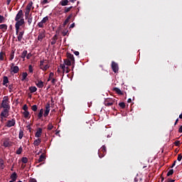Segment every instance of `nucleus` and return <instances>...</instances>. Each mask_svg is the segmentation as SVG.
I'll use <instances>...</instances> for the list:
<instances>
[{
  "mask_svg": "<svg viewBox=\"0 0 182 182\" xmlns=\"http://www.w3.org/2000/svg\"><path fill=\"white\" fill-rule=\"evenodd\" d=\"M23 25H25V19L21 18L18 21H16V24H15L16 35H18L19 33L21 26H23Z\"/></svg>",
  "mask_w": 182,
  "mask_h": 182,
  "instance_id": "1",
  "label": "nucleus"
},
{
  "mask_svg": "<svg viewBox=\"0 0 182 182\" xmlns=\"http://www.w3.org/2000/svg\"><path fill=\"white\" fill-rule=\"evenodd\" d=\"M1 107L3 109H10L11 105H9V97L8 96H4L1 101Z\"/></svg>",
  "mask_w": 182,
  "mask_h": 182,
  "instance_id": "2",
  "label": "nucleus"
},
{
  "mask_svg": "<svg viewBox=\"0 0 182 182\" xmlns=\"http://www.w3.org/2000/svg\"><path fill=\"white\" fill-rule=\"evenodd\" d=\"M106 151V146L103 145L98 151V155L100 159H102V157H105Z\"/></svg>",
  "mask_w": 182,
  "mask_h": 182,
  "instance_id": "3",
  "label": "nucleus"
},
{
  "mask_svg": "<svg viewBox=\"0 0 182 182\" xmlns=\"http://www.w3.org/2000/svg\"><path fill=\"white\" fill-rule=\"evenodd\" d=\"M114 103H116V100L113 98H108L105 101V106H112Z\"/></svg>",
  "mask_w": 182,
  "mask_h": 182,
  "instance_id": "4",
  "label": "nucleus"
},
{
  "mask_svg": "<svg viewBox=\"0 0 182 182\" xmlns=\"http://www.w3.org/2000/svg\"><path fill=\"white\" fill-rule=\"evenodd\" d=\"M111 66L114 73H117V72H119V64L116 62L112 61Z\"/></svg>",
  "mask_w": 182,
  "mask_h": 182,
  "instance_id": "5",
  "label": "nucleus"
},
{
  "mask_svg": "<svg viewBox=\"0 0 182 182\" xmlns=\"http://www.w3.org/2000/svg\"><path fill=\"white\" fill-rule=\"evenodd\" d=\"M9 110H11L10 109H4L1 114L0 116H1V117H4V119H6L8 117V116H9Z\"/></svg>",
  "mask_w": 182,
  "mask_h": 182,
  "instance_id": "6",
  "label": "nucleus"
},
{
  "mask_svg": "<svg viewBox=\"0 0 182 182\" xmlns=\"http://www.w3.org/2000/svg\"><path fill=\"white\" fill-rule=\"evenodd\" d=\"M67 59H68V60H70V62H72L73 69L75 68V57L73 56V54L70 53H67Z\"/></svg>",
  "mask_w": 182,
  "mask_h": 182,
  "instance_id": "7",
  "label": "nucleus"
},
{
  "mask_svg": "<svg viewBox=\"0 0 182 182\" xmlns=\"http://www.w3.org/2000/svg\"><path fill=\"white\" fill-rule=\"evenodd\" d=\"M21 19H23V11L22 10H19L15 17V21H21Z\"/></svg>",
  "mask_w": 182,
  "mask_h": 182,
  "instance_id": "8",
  "label": "nucleus"
},
{
  "mask_svg": "<svg viewBox=\"0 0 182 182\" xmlns=\"http://www.w3.org/2000/svg\"><path fill=\"white\" fill-rule=\"evenodd\" d=\"M16 124V121L15 119H12L11 120H8L6 122V127H13V126H15Z\"/></svg>",
  "mask_w": 182,
  "mask_h": 182,
  "instance_id": "9",
  "label": "nucleus"
},
{
  "mask_svg": "<svg viewBox=\"0 0 182 182\" xmlns=\"http://www.w3.org/2000/svg\"><path fill=\"white\" fill-rule=\"evenodd\" d=\"M45 160H46V155L45 153H43L37 160L36 163H42V161H45Z\"/></svg>",
  "mask_w": 182,
  "mask_h": 182,
  "instance_id": "10",
  "label": "nucleus"
},
{
  "mask_svg": "<svg viewBox=\"0 0 182 182\" xmlns=\"http://www.w3.org/2000/svg\"><path fill=\"white\" fill-rule=\"evenodd\" d=\"M9 83V79L6 77V76H4L3 77V86H6V87H8V84Z\"/></svg>",
  "mask_w": 182,
  "mask_h": 182,
  "instance_id": "11",
  "label": "nucleus"
},
{
  "mask_svg": "<svg viewBox=\"0 0 182 182\" xmlns=\"http://www.w3.org/2000/svg\"><path fill=\"white\" fill-rule=\"evenodd\" d=\"M41 143H42V139L41 138H38L33 141V144L34 147H38V146H39Z\"/></svg>",
  "mask_w": 182,
  "mask_h": 182,
  "instance_id": "12",
  "label": "nucleus"
},
{
  "mask_svg": "<svg viewBox=\"0 0 182 182\" xmlns=\"http://www.w3.org/2000/svg\"><path fill=\"white\" fill-rule=\"evenodd\" d=\"M64 64L66 66H72V69H73V63H72L69 59H64Z\"/></svg>",
  "mask_w": 182,
  "mask_h": 182,
  "instance_id": "13",
  "label": "nucleus"
},
{
  "mask_svg": "<svg viewBox=\"0 0 182 182\" xmlns=\"http://www.w3.org/2000/svg\"><path fill=\"white\" fill-rule=\"evenodd\" d=\"M73 16V14H70L67 18L65 20V21L63 22V26H66V25H68V23H69V21L70 19Z\"/></svg>",
  "mask_w": 182,
  "mask_h": 182,
  "instance_id": "14",
  "label": "nucleus"
},
{
  "mask_svg": "<svg viewBox=\"0 0 182 182\" xmlns=\"http://www.w3.org/2000/svg\"><path fill=\"white\" fill-rule=\"evenodd\" d=\"M24 33H25V31L19 32V31H18V33L17 34V35H18V37H17V39H18V42H21L22 41V38H23V34Z\"/></svg>",
  "mask_w": 182,
  "mask_h": 182,
  "instance_id": "15",
  "label": "nucleus"
},
{
  "mask_svg": "<svg viewBox=\"0 0 182 182\" xmlns=\"http://www.w3.org/2000/svg\"><path fill=\"white\" fill-rule=\"evenodd\" d=\"M11 73L16 74L18 72H19V67L15 65L14 67L11 68Z\"/></svg>",
  "mask_w": 182,
  "mask_h": 182,
  "instance_id": "16",
  "label": "nucleus"
},
{
  "mask_svg": "<svg viewBox=\"0 0 182 182\" xmlns=\"http://www.w3.org/2000/svg\"><path fill=\"white\" fill-rule=\"evenodd\" d=\"M10 178L11 179V181H16V178H18V174H16V172H14L11 176Z\"/></svg>",
  "mask_w": 182,
  "mask_h": 182,
  "instance_id": "17",
  "label": "nucleus"
},
{
  "mask_svg": "<svg viewBox=\"0 0 182 182\" xmlns=\"http://www.w3.org/2000/svg\"><path fill=\"white\" fill-rule=\"evenodd\" d=\"M42 136V128H38L37 132H36L35 137H41Z\"/></svg>",
  "mask_w": 182,
  "mask_h": 182,
  "instance_id": "18",
  "label": "nucleus"
},
{
  "mask_svg": "<svg viewBox=\"0 0 182 182\" xmlns=\"http://www.w3.org/2000/svg\"><path fill=\"white\" fill-rule=\"evenodd\" d=\"M26 19L27 20V23L28 26H31V24L32 23V21L33 19V17H32V14H30L29 17Z\"/></svg>",
  "mask_w": 182,
  "mask_h": 182,
  "instance_id": "19",
  "label": "nucleus"
},
{
  "mask_svg": "<svg viewBox=\"0 0 182 182\" xmlns=\"http://www.w3.org/2000/svg\"><path fill=\"white\" fill-rule=\"evenodd\" d=\"M44 38H45V33H40L38 36V41H40V42H42Z\"/></svg>",
  "mask_w": 182,
  "mask_h": 182,
  "instance_id": "20",
  "label": "nucleus"
},
{
  "mask_svg": "<svg viewBox=\"0 0 182 182\" xmlns=\"http://www.w3.org/2000/svg\"><path fill=\"white\" fill-rule=\"evenodd\" d=\"M60 5L62 6H66V5H69V0H62L60 2Z\"/></svg>",
  "mask_w": 182,
  "mask_h": 182,
  "instance_id": "21",
  "label": "nucleus"
},
{
  "mask_svg": "<svg viewBox=\"0 0 182 182\" xmlns=\"http://www.w3.org/2000/svg\"><path fill=\"white\" fill-rule=\"evenodd\" d=\"M33 5V2L32 1H30L27 6H26V11H31V9H32V6Z\"/></svg>",
  "mask_w": 182,
  "mask_h": 182,
  "instance_id": "22",
  "label": "nucleus"
},
{
  "mask_svg": "<svg viewBox=\"0 0 182 182\" xmlns=\"http://www.w3.org/2000/svg\"><path fill=\"white\" fill-rule=\"evenodd\" d=\"M36 85L40 89H42V87H43V82L42 80H38V82L36 83Z\"/></svg>",
  "mask_w": 182,
  "mask_h": 182,
  "instance_id": "23",
  "label": "nucleus"
},
{
  "mask_svg": "<svg viewBox=\"0 0 182 182\" xmlns=\"http://www.w3.org/2000/svg\"><path fill=\"white\" fill-rule=\"evenodd\" d=\"M113 90H114V92H116V93H117V95H123V92H122V90L117 87H114Z\"/></svg>",
  "mask_w": 182,
  "mask_h": 182,
  "instance_id": "24",
  "label": "nucleus"
},
{
  "mask_svg": "<svg viewBox=\"0 0 182 182\" xmlns=\"http://www.w3.org/2000/svg\"><path fill=\"white\" fill-rule=\"evenodd\" d=\"M0 29L2 30V32H5V31H6V29H8V26H6V24H1Z\"/></svg>",
  "mask_w": 182,
  "mask_h": 182,
  "instance_id": "25",
  "label": "nucleus"
},
{
  "mask_svg": "<svg viewBox=\"0 0 182 182\" xmlns=\"http://www.w3.org/2000/svg\"><path fill=\"white\" fill-rule=\"evenodd\" d=\"M28 90H30L31 93H35V92L38 90V88H36V87L35 86H31V87H29Z\"/></svg>",
  "mask_w": 182,
  "mask_h": 182,
  "instance_id": "26",
  "label": "nucleus"
},
{
  "mask_svg": "<svg viewBox=\"0 0 182 182\" xmlns=\"http://www.w3.org/2000/svg\"><path fill=\"white\" fill-rule=\"evenodd\" d=\"M28 55V50H24L22 53H21V58L22 59H25L26 58V55Z\"/></svg>",
  "mask_w": 182,
  "mask_h": 182,
  "instance_id": "27",
  "label": "nucleus"
},
{
  "mask_svg": "<svg viewBox=\"0 0 182 182\" xmlns=\"http://www.w3.org/2000/svg\"><path fill=\"white\" fill-rule=\"evenodd\" d=\"M73 9V6H70V7H65L64 8V14H68V12H70L71 9Z\"/></svg>",
  "mask_w": 182,
  "mask_h": 182,
  "instance_id": "28",
  "label": "nucleus"
},
{
  "mask_svg": "<svg viewBox=\"0 0 182 182\" xmlns=\"http://www.w3.org/2000/svg\"><path fill=\"white\" fill-rule=\"evenodd\" d=\"M5 168V164H4V159H0V170Z\"/></svg>",
  "mask_w": 182,
  "mask_h": 182,
  "instance_id": "29",
  "label": "nucleus"
},
{
  "mask_svg": "<svg viewBox=\"0 0 182 182\" xmlns=\"http://www.w3.org/2000/svg\"><path fill=\"white\" fill-rule=\"evenodd\" d=\"M43 117V109H40L39 113L38 114V119H42Z\"/></svg>",
  "mask_w": 182,
  "mask_h": 182,
  "instance_id": "30",
  "label": "nucleus"
},
{
  "mask_svg": "<svg viewBox=\"0 0 182 182\" xmlns=\"http://www.w3.org/2000/svg\"><path fill=\"white\" fill-rule=\"evenodd\" d=\"M5 56H6V55L5 54V53H4L3 51L0 52V60H4Z\"/></svg>",
  "mask_w": 182,
  "mask_h": 182,
  "instance_id": "31",
  "label": "nucleus"
},
{
  "mask_svg": "<svg viewBox=\"0 0 182 182\" xmlns=\"http://www.w3.org/2000/svg\"><path fill=\"white\" fill-rule=\"evenodd\" d=\"M15 58V50H12L10 53L9 60H12Z\"/></svg>",
  "mask_w": 182,
  "mask_h": 182,
  "instance_id": "32",
  "label": "nucleus"
},
{
  "mask_svg": "<svg viewBox=\"0 0 182 182\" xmlns=\"http://www.w3.org/2000/svg\"><path fill=\"white\" fill-rule=\"evenodd\" d=\"M26 77H28V73H22V82H23V80H26Z\"/></svg>",
  "mask_w": 182,
  "mask_h": 182,
  "instance_id": "33",
  "label": "nucleus"
},
{
  "mask_svg": "<svg viewBox=\"0 0 182 182\" xmlns=\"http://www.w3.org/2000/svg\"><path fill=\"white\" fill-rule=\"evenodd\" d=\"M49 68H50L49 65L47 64L44 67H41L40 69H41V70H43V72H46V70H48Z\"/></svg>",
  "mask_w": 182,
  "mask_h": 182,
  "instance_id": "34",
  "label": "nucleus"
},
{
  "mask_svg": "<svg viewBox=\"0 0 182 182\" xmlns=\"http://www.w3.org/2000/svg\"><path fill=\"white\" fill-rule=\"evenodd\" d=\"M46 112H50V103L49 102L46 105Z\"/></svg>",
  "mask_w": 182,
  "mask_h": 182,
  "instance_id": "35",
  "label": "nucleus"
},
{
  "mask_svg": "<svg viewBox=\"0 0 182 182\" xmlns=\"http://www.w3.org/2000/svg\"><path fill=\"white\" fill-rule=\"evenodd\" d=\"M23 137V130L20 129L19 134H18V139H20V140H22Z\"/></svg>",
  "mask_w": 182,
  "mask_h": 182,
  "instance_id": "36",
  "label": "nucleus"
},
{
  "mask_svg": "<svg viewBox=\"0 0 182 182\" xmlns=\"http://www.w3.org/2000/svg\"><path fill=\"white\" fill-rule=\"evenodd\" d=\"M22 151H23V149L22 148V146H20L18 148V149L16 150V154H21Z\"/></svg>",
  "mask_w": 182,
  "mask_h": 182,
  "instance_id": "37",
  "label": "nucleus"
},
{
  "mask_svg": "<svg viewBox=\"0 0 182 182\" xmlns=\"http://www.w3.org/2000/svg\"><path fill=\"white\" fill-rule=\"evenodd\" d=\"M173 174H174V170L171 169L168 171L166 176H167V177H170V176H173Z\"/></svg>",
  "mask_w": 182,
  "mask_h": 182,
  "instance_id": "38",
  "label": "nucleus"
},
{
  "mask_svg": "<svg viewBox=\"0 0 182 182\" xmlns=\"http://www.w3.org/2000/svg\"><path fill=\"white\" fill-rule=\"evenodd\" d=\"M23 117H25V119H28L29 117V112L28 111H24L23 112Z\"/></svg>",
  "mask_w": 182,
  "mask_h": 182,
  "instance_id": "39",
  "label": "nucleus"
},
{
  "mask_svg": "<svg viewBox=\"0 0 182 182\" xmlns=\"http://www.w3.org/2000/svg\"><path fill=\"white\" fill-rule=\"evenodd\" d=\"M29 14H31V11L28 10H26L25 11V18H29V16H31V15H29Z\"/></svg>",
  "mask_w": 182,
  "mask_h": 182,
  "instance_id": "40",
  "label": "nucleus"
},
{
  "mask_svg": "<svg viewBox=\"0 0 182 182\" xmlns=\"http://www.w3.org/2000/svg\"><path fill=\"white\" fill-rule=\"evenodd\" d=\"M31 110H33V112H37L38 111V105H34L31 107Z\"/></svg>",
  "mask_w": 182,
  "mask_h": 182,
  "instance_id": "41",
  "label": "nucleus"
},
{
  "mask_svg": "<svg viewBox=\"0 0 182 182\" xmlns=\"http://www.w3.org/2000/svg\"><path fill=\"white\" fill-rule=\"evenodd\" d=\"M119 107H121V109H125L126 104H124V102H119Z\"/></svg>",
  "mask_w": 182,
  "mask_h": 182,
  "instance_id": "42",
  "label": "nucleus"
},
{
  "mask_svg": "<svg viewBox=\"0 0 182 182\" xmlns=\"http://www.w3.org/2000/svg\"><path fill=\"white\" fill-rule=\"evenodd\" d=\"M49 21V18L48 16L44 17L42 20L41 22L46 23Z\"/></svg>",
  "mask_w": 182,
  "mask_h": 182,
  "instance_id": "43",
  "label": "nucleus"
},
{
  "mask_svg": "<svg viewBox=\"0 0 182 182\" xmlns=\"http://www.w3.org/2000/svg\"><path fill=\"white\" fill-rule=\"evenodd\" d=\"M28 72L30 73H33V67L32 66V65H28Z\"/></svg>",
  "mask_w": 182,
  "mask_h": 182,
  "instance_id": "44",
  "label": "nucleus"
},
{
  "mask_svg": "<svg viewBox=\"0 0 182 182\" xmlns=\"http://www.w3.org/2000/svg\"><path fill=\"white\" fill-rule=\"evenodd\" d=\"M53 76H55V74L53 73H50L48 82H49L51 79H53L52 77H53Z\"/></svg>",
  "mask_w": 182,
  "mask_h": 182,
  "instance_id": "45",
  "label": "nucleus"
},
{
  "mask_svg": "<svg viewBox=\"0 0 182 182\" xmlns=\"http://www.w3.org/2000/svg\"><path fill=\"white\" fill-rule=\"evenodd\" d=\"M22 163H23L24 164H26V163H28V158L26 157H23L21 159Z\"/></svg>",
  "mask_w": 182,
  "mask_h": 182,
  "instance_id": "46",
  "label": "nucleus"
},
{
  "mask_svg": "<svg viewBox=\"0 0 182 182\" xmlns=\"http://www.w3.org/2000/svg\"><path fill=\"white\" fill-rule=\"evenodd\" d=\"M42 5H46V4H49V0H43L41 1Z\"/></svg>",
  "mask_w": 182,
  "mask_h": 182,
  "instance_id": "47",
  "label": "nucleus"
},
{
  "mask_svg": "<svg viewBox=\"0 0 182 182\" xmlns=\"http://www.w3.org/2000/svg\"><path fill=\"white\" fill-rule=\"evenodd\" d=\"M65 63L60 65V68H61V69L63 70V73H65V69H66V67L65 66Z\"/></svg>",
  "mask_w": 182,
  "mask_h": 182,
  "instance_id": "48",
  "label": "nucleus"
},
{
  "mask_svg": "<svg viewBox=\"0 0 182 182\" xmlns=\"http://www.w3.org/2000/svg\"><path fill=\"white\" fill-rule=\"evenodd\" d=\"M44 23H43L42 21H40L38 23V28H44L45 26H43Z\"/></svg>",
  "mask_w": 182,
  "mask_h": 182,
  "instance_id": "49",
  "label": "nucleus"
},
{
  "mask_svg": "<svg viewBox=\"0 0 182 182\" xmlns=\"http://www.w3.org/2000/svg\"><path fill=\"white\" fill-rule=\"evenodd\" d=\"M68 32H69V31L63 30V32H62L63 36H66V35H68Z\"/></svg>",
  "mask_w": 182,
  "mask_h": 182,
  "instance_id": "50",
  "label": "nucleus"
},
{
  "mask_svg": "<svg viewBox=\"0 0 182 182\" xmlns=\"http://www.w3.org/2000/svg\"><path fill=\"white\" fill-rule=\"evenodd\" d=\"M177 160H178V161H181V160H182L181 154H179L178 155Z\"/></svg>",
  "mask_w": 182,
  "mask_h": 182,
  "instance_id": "51",
  "label": "nucleus"
},
{
  "mask_svg": "<svg viewBox=\"0 0 182 182\" xmlns=\"http://www.w3.org/2000/svg\"><path fill=\"white\" fill-rule=\"evenodd\" d=\"M4 19L5 17H4V16H0V23H4Z\"/></svg>",
  "mask_w": 182,
  "mask_h": 182,
  "instance_id": "52",
  "label": "nucleus"
},
{
  "mask_svg": "<svg viewBox=\"0 0 182 182\" xmlns=\"http://www.w3.org/2000/svg\"><path fill=\"white\" fill-rule=\"evenodd\" d=\"M23 110H24V112H28V105H24L23 107Z\"/></svg>",
  "mask_w": 182,
  "mask_h": 182,
  "instance_id": "53",
  "label": "nucleus"
},
{
  "mask_svg": "<svg viewBox=\"0 0 182 182\" xmlns=\"http://www.w3.org/2000/svg\"><path fill=\"white\" fill-rule=\"evenodd\" d=\"M26 59H31L32 58V53H29L28 54L26 55Z\"/></svg>",
  "mask_w": 182,
  "mask_h": 182,
  "instance_id": "54",
  "label": "nucleus"
},
{
  "mask_svg": "<svg viewBox=\"0 0 182 182\" xmlns=\"http://www.w3.org/2000/svg\"><path fill=\"white\" fill-rule=\"evenodd\" d=\"M57 82H58V80H56L55 78H52L51 83L53 85H55Z\"/></svg>",
  "mask_w": 182,
  "mask_h": 182,
  "instance_id": "55",
  "label": "nucleus"
},
{
  "mask_svg": "<svg viewBox=\"0 0 182 182\" xmlns=\"http://www.w3.org/2000/svg\"><path fill=\"white\" fill-rule=\"evenodd\" d=\"M64 72H65V73H69L70 72L69 67L65 68Z\"/></svg>",
  "mask_w": 182,
  "mask_h": 182,
  "instance_id": "56",
  "label": "nucleus"
},
{
  "mask_svg": "<svg viewBox=\"0 0 182 182\" xmlns=\"http://www.w3.org/2000/svg\"><path fill=\"white\" fill-rule=\"evenodd\" d=\"M49 114V111H46L44 112L43 116L44 117H47V116H48Z\"/></svg>",
  "mask_w": 182,
  "mask_h": 182,
  "instance_id": "57",
  "label": "nucleus"
},
{
  "mask_svg": "<svg viewBox=\"0 0 182 182\" xmlns=\"http://www.w3.org/2000/svg\"><path fill=\"white\" fill-rule=\"evenodd\" d=\"M43 63H45V60H41L40 61V68H42V66L43 65Z\"/></svg>",
  "mask_w": 182,
  "mask_h": 182,
  "instance_id": "58",
  "label": "nucleus"
},
{
  "mask_svg": "<svg viewBox=\"0 0 182 182\" xmlns=\"http://www.w3.org/2000/svg\"><path fill=\"white\" fill-rule=\"evenodd\" d=\"M9 90H14V85L13 84L9 85Z\"/></svg>",
  "mask_w": 182,
  "mask_h": 182,
  "instance_id": "59",
  "label": "nucleus"
},
{
  "mask_svg": "<svg viewBox=\"0 0 182 182\" xmlns=\"http://www.w3.org/2000/svg\"><path fill=\"white\" fill-rule=\"evenodd\" d=\"M48 129V130H52L53 129V126L52 124H49Z\"/></svg>",
  "mask_w": 182,
  "mask_h": 182,
  "instance_id": "60",
  "label": "nucleus"
},
{
  "mask_svg": "<svg viewBox=\"0 0 182 182\" xmlns=\"http://www.w3.org/2000/svg\"><path fill=\"white\" fill-rule=\"evenodd\" d=\"M174 144H175V146H180V141H176L174 142Z\"/></svg>",
  "mask_w": 182,
  "mask_h": 182,
  "instance_id": "61",
  "label": "nucleus"
},
{
  "mask_svg": "<svg viewBox=\"0 0 182 182\" xmlns=\"http://www.w3.org/2000/svg\"><path fill=\"white\" fill-rule=\"evenodd\" d=\"M56 41H57V40H53V39H52L51 45H55V44L56 43Z\"/></svg>",
  "mask_w": 182,
  "mask_h": 182,
  "instance_id": "62",
  "label": "nucleus"
},
{
  "mask_svg": "<svg viewBox=\"0 0 182 182\" xmlns=\"http://www.w3.org/2000/svg\"><path fill=\"white\" fill-rule=\"evenodd\" d=\"M28 182H38V181H36V179L35 178H31Z\"/></svg>",
  "mask_w": 182,
  "mask_h": 182,
  "instance_id": "63",
  "label": "nucleus"
},
{
  "mask_svg": "<svg viewBox=\"0 0 182 182\" xmlns=\"http://www.w3.org/2000/svg\"><path fill=\"white\" fill-rule=\"evenodd\" d=\"M178 132L182 133V125L179 127Z\"/></svg>",
  "mask_w": 182,
  "mask_h": 182,
  "instance_id": "64",
  "label": "nucleus"
}]
</instances>
